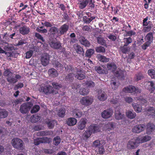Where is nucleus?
Wrapping results in <instances>:
<instances>
[{"label":"nucleus","instance_id":"1","mask_svg":"<svg viewBox=\"0 0 155 155\" xmlns=\"http://www.w3.org/2000/svg\"><path fill=\"white\" fill-rule=\"evenodd\" d=\"M39 91L45 95L51 94H56L58 93V91L54 92L53 87L50 85L40 86L38 88Z\"/></svg>","mask_w":155,"mask_h":155},{"label":"nucleus","instance_id":"2","mask_svg":"<svg viewBox=\"0 0 155 155\" xmlns=\"http://www.w3.org/2000/svg\"><path fill=\"white\" fill-rule=\"evenodd\" d=\"M13 147L16 149L19 150H23L25 148L23 141L21 139L18 138H13L11 141Z\"/></svg>","mask_w":155,"mask_h":155},{"label":"nucleus","instance_id":"3","mask_svg":"<svg viewBox=\"0 0 155 155\" xmlns=\"http://www.w3.org/2000/svg\"><path fill=\"white\" fill-rule=\"evenodd\" d=\"M97 130V125L91 124L88 127V129L84 132L82 135L84 139L88 138L92 133H94Z\"/></svg>","mask_w":155,"mask_h":155},{"label":"nucleus","instance_id":"4","mask_svg":"<svg viewBox=\"0 0 155 155\" xmlns=\"http://www.w3.org/2000/svg\"><path fill=\"white\" fill-rule=\"evenodd\" d=\"M48 43L50 47L55 50H61L62 48L61 44L59 41L55 40L54 38L49 39Z\"/></svg>","mask_w":155,"mask_h":155},{"label":"nucleus","instance_id":"5","mask_svg":"<svg viewBox=\"0 0 155 155\" xmlns=\"http://www.w3.org/2000/svg\"><path fill=\"white\" fill-rule=\"evenodd\" d=\"M94 100L93 97L89 96H86L82 97L80 100L81 104L85 106H88L91 105Z\"/></svg>","mask_w":155,"mask_h":155},{"label":"nucleus","instance_id":"6","mask_svg":"<svg viewBox=\"0 0 155 155\" xmlns=\"http://www.w3.org/2000/svg\"><path fill=\"white\" fill-rule=\"evenodd\" d=\"M123 91L126 93L135 92L137 94L141 92L140 89L136 88L134 86L132 85H130L124 88L123 89Z\"/></svg>","mask_w":155,"mask_h":155},{"label":"nucleus","instance_id":"7","mask_svg":"<svg viewBox=\"0 0 155 155\" xmlns=\"http://www.w3.org/2000/svg\"><path fill=\"white\" fill-rule=\"evenodd\" d=\"M139 141L137 140V137L136 139H132L130 140L127 144V147L129 149H133L137 147L139 144Z\"/></svg>","mask_w":155,"mask_h":155},{"label":"nucleus","instance_id":"8","mask_svg":"<svg viewBox=\"0 0 155 155\" xmlns=\"http://www.w3.org/2000/svg\"><path fill=\"white\" fill-rule=\"evenodd\" d=\"M87 122V119L85 118H82L78 123L77 127L79 130H82L84 129Z\"/></svg>","mask_w":155,"mask_h":155},{"label":"nucleus","instance_id":"9","mask_svg":"<svg viewBox=\"0 0 155 155\" xmlns=\"http://www.w3.org/2000/svg\"><path fill=\"white\" fill-rule=\"evenodd\" d=\"M31 107L28 103H25L21 105L19 110L21 113L25 114L29 110Z\"/></svg>","mask_w":155,"mask_h":155},{"label":"nucleus","instance_id":"10","mask_svg":"<svg viewBox=\"0 0 155 155\" xmlns=\"http://www.w3.org/2000/svg\"><path fill=\"white\" fill-rule=\"evenodd\" d=\"M49 32L51 36L55 37V39L60 34L59 29L55 26H53L49 30Z\"/></svg>","mask_w":155,"mask_h":155},{"label":"nucleus","instance_id":"11","mask_svg":"<svg viewBox=\"0 0 155 155\" xmlns=\"http://www.w3.org/2000/svg\"><path fill=\"white\" fill-rule=\"evenodd\" d=\"M113 112L112 109H108L104 110L101 113V117L104 119L110 118L113 114Z\"/></svg>","mask_w":155,"mask_h":155},{"label":"nucleus","instance_id":"12","mask_svg":"<svg viewBox=\"0 0 155 155\" xmlns=\"http://www.w3.org/2000/svg\"><path fill=\"white\" fill-rule=\"evenodd\" d=\"M50 56L47 53H44L41 58V61L42 64L44 66L48 65L49 62Z\"/></svg>","mask_w":155,"mask_h":155},{"label":"nucleus","instance_id":"13","mask_svg":"<svg viewBox=\"0 0 155 155\" xmlns=\"http://www.w3.org/2000/svg\"><path fill=\"white\" fill-rule=\"evenodd\" d=\"M145 127V126L143 124L136 125L132 129V132L134 133H139L143 131Z\"/></svg>","mask_w":155,"mask_h":155},{"label":"nucleus","instance_id":"14","mask_svg":"<svg viewBox=\"0 0 155 155\" xmlns=\"http://www.w3.org/2000/svg\"><path fill=\"white\" fill-rule=\"evenodd\" d=\"M155 130V125L151 123H147L146 126V133L149 135L151 134Z\"/></svg>","mask_w":155,"mask_h":155},{"label":"nucleus","instance_id":"15","mask_svg":"<svg viewBox=\"0 0 155 155\" xmlns=\"http://www.w3.org/2000/svg\"><path fill=\"white\" fill-rule=\"evenodd\" d=\"M69 28V25L68 24H64L62 25L59 29L60 35H63L66 34L68 31Z\"/></svg>","mask_w":155,"mask_h":155},{"label":"nucleus","instance_id":"16","mask_svg":"<svg viewBox=\"0 0 155 155\" xmlns=\"http://www.w3.org/2000/svg\"><path fill=\"white\" fill-rule=\"evenodd\" d=\"M76 74L75 77L79 80H82L84 79L85 77V73L81 69L77 68Z\"/></svg>","mask_w":155,"mask_h":155},{"label":"nucleus","instance_id":"17","mask_svg":"<svg viewBox=\"0 0 155 155\" xmlns=\"http://www.w3.org/2000/svg\"><path fill=\"white\" fill-rule=\"evenodd\" d=\"M79 41L80 43L85 47H89L90 45V43L87 39H86L84 36H81L79 38Z\"/></svg>","mask_w":155,"mask_h":155},{"label":"nucleus","instance_id":"18","mask_svg":"<svg viewBox=\"0 0 155 155\" xmlns=\"http://www.w3.org/2000/svg\"><path fill=\"white\" fill-rule=\"evenodd\" d=\"M30 28L27 26L25 25L20 28L19 29V33L23 35H27L30 31Z\"/></svg>","mask_w":155,"mask_h":155},{"label":"nucleus","instance_id":"19","mask_svg":"<svg viewBox=\"0 0 155 155\" xmlns=\"http://www.w3.org/2000/svg\"><path fill=\"white\" fill-rule=\"evenodd\" d=\"M115 118L117 120L122 119L124 117V115L121 113L119 108H117L115 112Z\"/></svg>","mask_w":155,"mask_h":155},{"label":"nucleus","instance_id":"20","mask_svg":"<svg viewBox=\"0 0 155 155\" xmlns=\"http://www.w3.org/2000/svg\"><path fill=\"white\" fill-rule=\"evenodd\" d=\"M89 2V0H78V5L80 9H83L87 6Z\"/></svg>","mask_w":155,"mask_h":155},{"label":"nucleus","instance_id":"21","mask_svg":"<svg viewBox=\"0 0 155 155\" xmlns=\"http://www.w3.org/2000/svg\"><path fill=\"white\" fill-rule=\"evenodd\" d=\"M73 116L76 118L81 117L82 114L83 112L79 109L76 108L73 110L72 112Z\"/></svg>","mask_w":155,"mask_h":155},{"label":"nucleus","instance_id":"22","mask_svg":"<svg viewBox=\"0 0 155 155\" xmlns=\"http://www.w3.org/2000/svg\"><path fill=\"white\" fill-rule=\"evenodd\" d=\"M49 75L51 77H55L58 76V71L54 68H51L48 71Z\"/></svg>","mask_w":155,"mask_h":155},{"label":"nucleus","instance_id":"23","mask_svg":"<svg viewBox=\"0 0 155 155\" xmlns=\"http://www.w3.org/2000/svg\"><path fill=\"white\" fill-rule=\"evenodd\" d=\"M77 120L74 117H70L68 118L67 121L66 123L68 125L70 126H73L77 123Z\"/></svg>","mask_w":155,"mask_h":155},{"label":"nucleus","instance_id":"24","mask_svg":"<svg viewBox=\"0 0 155 155\" xmlns=\"http://www.w3.org/2000/svg\"><path fill=\"white\" fill-rule=\"evenodd\" d=\"M151 138L150 136L146 135L142 137H137V140L139 141V143H142L149 141L151 140Z\"/></svg>","mask_w":155,"mask_h":155},{"label":"nucleus","instance_id":"25","mask_svg":"<svg viewBox=\"0 0 155 155\" xmlns=\"http://www.w3.org/2000/svg\"><path fill=\"white\" fill-rule=\"evenodd\" d=\"M144 112H147L146 115L155 116V109L153 107H150L146 108Z\"/></svg>","mask_w":155,"mask_h":155},{"label":"nucleus","instance_id":"26","mask_svg":"<svg viewBox=\"0 0 155 155\" xmlns=\"http://www.w3.org/2000/svg\"><path fill=\"white\" fill-rule=\"evenodd\" d=\"M126 115L127 117L130 119H133L135 117L136 114L133 111L131 110H127L126 112Z\"/></svg>","mask_w":155,"mask_h":155},{"label":"nucleus","instance_id":"27","mask_svg":"<svg viewBox=\"0 0 155 155\" xmlns=\"http://www.w3.org/2000/svg\"><path fill=\"white\" fill-rule=\"evenodd\" d=\"M97 97L100 101H105L107 98V95L104 92H102L101 91V93H100L99 91H98Z\"/></svg>","mask_w":155,"mask_h":155},{"label":"nucleus","instance_id":"28","mask_svg":"<svg viewBox=\"0 0 155 155\" xmlns=\"http://www.w3.org/2000/svg\"><path fill=\"white\" fill-rule=\"evenodd\" d=\"M116 123H115L111 122L108 123L104 125V127L106 129L113 130L116 127Z\"/></svg>","mask_w":155,"mask_h":155},{"label":"nucleus","instance_id":"29","mask_svg":"<svg viewBox=\"0 0 155 155\" xmlns=\"http://www.w3.org/2000/svg\"><path fill=\"white\" fill-rule=\"evenodd\" d=\"M82 85L83 86H86L89 88L94 87L95 86L94 83L92 81H87L83 83Z\"/></svg>","mask_w":155,"mask_h":155},{"label":"nucleus","instance_id":"30","mask_svg":"<svg viewBox=\"0 0 155 155\" xmlns=\"http://www.w3.org/2000/svg\"><path fill=\"white\" fill-rule=\"evenodd\" d=\"M153 39V33L152 32L148 33L146 36L145 38V40L151 43L152 42Z\"/></svg>","mask_w":155,"mask_h":155},{"label":"nucleus","instance_id":"31","mask_svg":"<svg viewBox=\"0 0 155 155\" xmlns=\"http://www.w3.org/2000/svg\"><path fill=\"white\" fill-rule=\"evenodd\" d=\"M8 114V112L4 109L0 108V118H5L7 117Z\"/></svg>","mask_w":155,"mask_h":155},{"label":"nucleus","instance_id":"32","mask_svg":"<svg viewBox=\"0 0 155 155\" xmlns=\"http://www.w3.org/2000/svg\"><path fill=\"white\" fill-rule=\"evenodd\" d=\"M132 106L135 111L137 113H138L141 111L142 108L140 105L136 103H133Z\"/></svg>","mask_w":155,"mask_h":155},{"label":"nucleus","instance_id":"33","mask_svg":"<svg viewBox=\"0 0 155 155\" xmlns=\"http://www.w3.org/2000/svg\"><path fill=\"white\" fill-rule=\"evenodd\" d=\"M57 122L55 120H50L47 122V124L48 128L50 129H53L55 124H57Z\"/></svg>","mask_w":155,"mask_h":155},{"label":"nucleus","instance_id":"34","mask_svg":"<svg viewBox=\"0 0 155 155\" xmlns=\"http://www.w3.org/2000/svg\"><path fill=\"white\" fill-rule=\"evenodd\" d=\"M4 71L3 72V75L6 78H8L12 75H13V73L11 72L10 70L8 68L4 69Z\"/></svg>","mask_w":155,"mask_h":155},{"label":"nucleus","instance_id":"35","mask_svg":"<svg viewBox=\"0 0 155 155\" xmlns=\"http://www.w3.org/2000/svg\"><path fill=\"white\" fill-rule=\"evenodd\" d=\"M74 76L73 73H70L66 76L65 80L67 81L72 82L74 79Z\"/></svg>","mask_w":155,"mask_h":155},{"label":"nucleus","instance_id":"36","mask_svg":"<svg viewBox=\"0 0 155 155\" xmlns=\"http://www.w3.org/2000/svg\"><path fill=\"white\" fill-rule=\"evenodd\" d=\"M132 38L130 37L124 38L123 39V42L124 43V46H128L132 42Z\"/></svg>","mask_w":155,"mask_h":155},{"label":"nucleus","instance_id":"37","mask_svg":"<svg viewBox=\"0 0 155 155\" xmlns=\"http://www.w3.org/2000/svg\"><path fill=\"white\" fill-rule=\"evenodd\" d=\"M89 92V90L88 89H86L84 88H81L80 89L79 93L82 95H87Z\"/></svg>","mask_w":155,"mask_h":155},{"label":"nucleus","instance_id":"38","mask_svg":"<svg viewBox=\"0 0 155 155\" xmlns=\"http://www.w3.org/2000/svg\"><path fill=\"white\" fill-rule=\"evenodd\" d=\"M115 75L121 79H124V75L123 72L121 71H116L115 72Z\"/></svg>","mask_w":155,"mask_h":155},{"label":"nucleus","instance_id":"39","mask_svg":"<svg viewBox=\"0 0 155 155\" xmlns=\"http://www.w3.org/2000/svg\"><path fill=\"white\" fill-rule=\"evenodd\" d=\"M77 52L80 54L84 55V51L83 48L80 46L77 45L75 48Z\"/></svg>","mask_w":155,"mask_h":155},{"label":"nucleus","instance_id":"40","mask_svg":"<svg viewBox=\"0 0 155 155\" xmlns=\"http://www.w3.org/2000/svg\"><path fill=\"white\" fill-rule=\"evenodd\" d=\"M110 85L112 89L116 90L118 87L119 84L116 81L111 80L110 81Z\"/></svg>","mask_w":155,"mask_h":155},{"label":"nucleus","instance_id":"41","mask_svg":"<svg viewBox=\"0 0 155 155\" xmlns=\"http://www.w3.org/2000/svg\"><path fill=\"white\" fill-rule=\"evenodd\" d=\"M127 46H124V45L123 46H121L120 48V50L121 51L123 54H126L130 51V48Z\"/></svg>","mask_w":155,"mask_h":155},{"label":"nucleus","instance_id":"42","mask_svg":"<svg viewBox=\"0 0 155 155\" xmlns=\"http://www.w3.org/2000/svg\"><path fill=\"white\" fill-rule=\"evenodd\" d=\"M97 58L100 61L102 62H107L109 61V58L101 55H97Z\"/></svg>","mask_w":155,"mask_h":155},{"label":"nucleus","instance_id":"43","mask_svg":"<svg viewBox=\"0 0 155 155\" xmlns=\"http://www.w3.org/2000/svg\"><path fill=\"white\" fill-rule=\"evenodd\" d=\"M6 80L7 81L11 83H15L17 81V80L16 79L13 75H12L8 78H7Z\"/></svg>","mask_w":155,"mask_h":155},{"label":"nucleus","instance_id":"44","mask_svg":"<svg viewBox=\"0 0 155 155\" xmlns=\"http://www.w3.org/2000/svg\"><path fill=\"white\" fill-rule=\"evenodd\" d=\"M125 32L126 34L124 35V37L129 36V37H131L132 36H134L136 34L135 32L132 30L128 31H125Z\"/></svg>","mask_w":155,"mask_h":155},{"label":"nucleus","instance_id":"45","mask_svg":"<svg viewBox=\"0 0 155 155\" xmlns=\"http://www.w3.org/2000/svg\"><path fill=\"white\" fill-rule=\"evenodd\" d=\"M65 108H61L58 110V115L59 117H63L65 116Z\"/></svg>","mask_w":155,"mask_h":155},{"label":"nucleus","instance_id":"46","mask_svg":"<svg viewBox=\"0 0 155 155\" xmlns=\"http://www.w3.org/2000/svg\"><path fill=\"white\" fill-rule=\"evenodd\" d=\"M144 78V76L142 73H137L135 75L134 78L136 81H138Z\"/></svg>","mask_w":155,"mask_h":155},{"label":"nucleus","instance_id":"47","mask_svg":"<svg viewBox=\"0 0 155 155\" xmlns=\"http://www.w3.org/2000/svg\"><path fill=\"white\" fill-rule=\"evenodd\" d=\"M148 17H146L144 18L143 21V26H147L150 25H153L152 22L150 21H148Z\"/></svg>","mask_w":155,"mask_h":155},{"label":"nucleus","instance_id":"48","mask_svg":"<svg viewBox=\"0 0 155 155\" xmlns=\"http://www.w3.org/2000/svg\"><path fill=\"white\" fill-rule=\"evenodd\" d=\"M94 50L92 49H89L87 50L85 52V56L88 58H90L94 54Z\"/></svg>","mask_w":155,"mask_h":155},{"label":"nucleus","instance_id":"49","mask_svg":"<svg viewBox=\"0 0 155 155\" xmlns=\"http://www.w3.org/2000/svg\"><path fill=\"white\" fill-rule=\"evenodd\" d=\"M40 106L37 105L34 106L31 110L30 112L31 114H33L38 112L40 109Z\"/></svg>","mask_w":155,"mask_h":155},{"label":"nucleus","instance_id":"50","mask_svg":"<svg viewBox=\"0 0 155 155\" xmlns=\"http://www.w3.org/2000/svg\"><path fill=\"white\" fill-rule=\"evenodd\" d=\"M97 43L101 45L104 46L106 45L105 41L102 37H97Z\"/></svg>","mask_w":155,"mask_h":155},{"label":"nucleus","instance_id":"51","mask_svg":"<svg viewBox=\"0 0 155 155\" xmlns=\"http://www.w3.org/2000/svg\"><path fill=\"white\" fill-rule=\"evenodd\" d=\"M106 69L103 66L99 67L97 68V73L100 74H104L106 73Z\"/></svg>","mask_w":155,"mask_h":155},{"label":"nucleus","instance_id":"52","mask_svg":"<svg viewBox=\"0 0 155 155\" xmlns=\"http://www.w3.org/2000/svg\"><path fill=\"white\" fill-rule=\"evenodd\" d=\"M53 143L54 145H58L61 142L60 137L58 136L54 137L53 139Z\"/></svg>","mask_w":155,"mask_h":155},{"label":"nucleus","instance_id":"53","mask_svg":"<svg viewBox=\"0 0 155 155\" xmlns=\"http://www.w3.org/2000/svg\"><path fill=\"white\" fill-rule=\"evenodd\" d=\"M153 26V25H150L147 26H145V27H143L142 30L145 33L148 32L150 31L151 28Z\"/></svg>","mask_w":155,"mask_h":155},{"label":"nucleus","instance_id":"54","mask_svg":"<svg viewBox=\"0 0 155 155\" xmlns=\"http://www.w3.org/2000/svg\"><path fill=\"white\" fill-rule=\"evenodd\" d=\"M147 84L149 86L148 88L151 91H153L155 89L154 87V84L153 81H149L148 82Z\"/></svg>","mask_w":155,"mask_h":155},{"label":"nucleus","instance_id":"55","mask_svg":"<svg viewBox=\"0 0 155 155\" xmlns=\"http://www.w3.org/2000/svg\"><path fill=\"white\" fill-rule=\"evenodd\" d=\"M40 120V117L38 116H33L31 118V121L32 123H35Z\"/></svg>","mask_w":155,"mask_h":155},{"label":"nucleus","instance_id":"56","mask_svg":"<svg viewBox=\"0 0 155 155\" xmlns=\"http://www.w3.org/2000/svg\"><path fill=\"white\" fill-rule=\"evenodd\" d=\"M148 73L152 78H155V71L154 70H149L148 71Z\"/></svg>","mask_w":155,"mask_h":155},{"label":"nucleus","instance_id":"57","mask_svg":"<svg viewBox=\"0 0 155 155\" xmlns=\"http://www.w3.org/2000/svg\"><path fill=\"white\" fill-rule=\"evenodd\" d=\"M52 85L53 86V88L58 90L62 87V85L60 84L55 82H53L52 83Z\"/></svg>","mask_w":155,"mask_h":155},{"label":"nucleus","instance_id":"58","mask_svg":"<svg viewBox=\"0 0 155 155\" xmlns=\"http://www.w3.org/2000/svg\"><path fill=\"white\" fill-rule=\"evenodd\" d=\"M33 52L34 51L32 50H30L27 51L25 53V58L26 59H28L31 58Z\"/></svg>","mask_w":155,"mask_h":155},{"label":"nucleus","instance_id":"59","mask_svg":"<svg viewBox=\"0 0 155 155\" xmlns=\"http://www.w3.org/2000/svg\"><path fill=\"white\" fill-rule=\"evenodd\" d=\"M34 143L35 145H38L40 143H42L41 138L38 137L35 139H34Z\"/></svg>","mask_w":155,"mask_h":155},{"label":"nucleus","instance_id":"60","mask_svg":"<svg viewBox=\"0 0 155 155\" xmlns=\"http://www.w3.org/2000/svg\"><path fill=\"white\" fill-rule=\"evenodd\" d=\"M42 143H49L51 141L50 139L47 137H43L41 138Z\"/></svg>","mask_w":155,"mask_h":155},{"label":"nucleus","instance_id":"61","mask_svg":"<svg viewBox=\"0 0 155 155\" xmlns=\"http://www.w3.org/2000/svg\"><path fill=\"white\" fill-rule=\"evenodd\" d=\"M107 68L109 70H111L114 71L116 69V66L114 64H108L107 65Z\"/></svg>","mask_w":155,"mask_h":155},{"label":"nucleus","instance_id":"62","mask_svg":"<svg viewBox=\"0 0 155 155\" xmlns=\"http://www.w3.org/2000/svg\"><path fill=\"white\" fill-rule=\"evenodd\" d=\"M35 36L38 39L40 40L42 42H44L45 41L43 37L39 33H35Z\"/></svg>","mask_w":155,"mask_h":155},{"label":"nucleus","instance_id":"63","mask_svg":"<svg viewBox=\"0 0 155 155\" xmlns=\"http://www.w3.org/2000/svg\"><path fill=\"white\" fill-rule=\"evenodd\" d=\"M89 6L90 8L91 9L93 8L94 7L95 5L94 3L95 2V0H89Z\"/></svg>","mask_w":155,"mask_h":155},{"label":"nucleus","instance_id":"64","mask_svg":"<svg viewBox=\"0 0 155 155\" xmlns=\"http://www.w3.org/2000/svg\"><path fill=\"white\" fill-rule=\"evenodd\" d=\"M119 97L118 96H117V97H114L113 98L110 100V102L113 104H116L118 102Z\"/></svg>","mask_w":155,"mask_h":155}]
</instances>
